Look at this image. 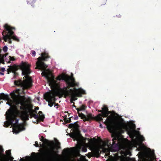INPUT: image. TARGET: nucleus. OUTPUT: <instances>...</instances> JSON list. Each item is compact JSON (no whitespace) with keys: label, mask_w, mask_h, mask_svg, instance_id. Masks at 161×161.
I'll list each match as a JSON object with an SVG mask.
<instances>
[{"label":"nucleus","mask_w":161,"mask_h":161,"mask_svg":"<svg viewBox=\"0 0 161 161\" xmlns=\"http://www.w3.org/2000/svg\"><path fill=\"white\" fill-rule=\"evenodd\" d=\"M31 65L26 62H22L19 66V68L22 70V75H24L25 79L22 80L21 79L15 80L14 81V85L22 88V90L20 89H17L11 93L10 95L13 100L10 99V103L9 104L11 106L13 103L16 105H21L20 109L24 111L22 112L21 117L24 120H28L30 117L32 118L33 117V112H31L32 106L30 104L31 102V100L30 97L26 98L25 96H20L21 92L25 94L24 90L30 89L32 86L31 78L29 75L31 72L30 69Z\"/></svg>","instance_id":"nucleus-1"},{"label":"nucleus","mask_w":161,"mask_h":161,"mask_svg":"<svg viewBox=\"0 0 161 161\" xmlns=\"http://www.w3.org/2000/svg\"><path fill=\"white\" fill-rule=\"evenodd\" d=\"M41 56L37 58L35 69L42 71L41 75L47 78L51 88L55 90L56 94L58 96L61 98L64 96L65 98L70 96L72 98H75L76 97H81L82 94H86L85 91L82 89L80 88L77 89L75 87H69L68 85L63 88H60V83L57 82V80L55 79L54 76L50 77L51 72L49 69H46L47 66L44 61H47L50 57L47 53L45 52L42 53Z\"/></svg>","instance_id":"nucleus-2"},{"label":"nucleus","mask_w":161,"mask_h":161,"mask_svg":"<svg viewBox=\"0 0 161 161\" xmlns=\"http://www.w3.org/2000/svg\"><path fill=\"white\" fill-rule=\"evenodd\" d=\"M13 107L10 109H8L6 112L5 115L6 118L8 119L11 124L14 126L13 130L16 133H18L19 132L25 129L24 127L22 124H18V119H16V117L14 115V113L17 111L19 113V111L17 109L16 106L14 103Z\"/></svg>","instance_id":"nucleus-3"},{"label":"nucleus","mask_w":161,"mask_h":161,"mask_svg":"<svg viewBox=\"0 0 161 161\" xmlns=\"http://www.w3.org/2000/svg\"><path fill=\"white\" fill-rule=\"evenodd\" d=\"M111 136L113 138L112 139V143L111 141L107 140L106 144L107 145L109 151L118 152L120 149L121 144V139L119 136L116 134H112Z\"/></svg>","instance_id":"nucleus-4"},{"label":"nucleus","mask_w":161,"mask_h":161,"mask_svg":"<svg viewBox=\"0 0 161 161\" xmlns=\"http://www.w3.org/2000/svg\"><path fill=\"white\" fill-rule=\"evenodd\" d=\"M56 79L59 81L61 80L64 81L66 85H68L69 87H75L79 86V83L76 82L74 77L64 74L59 75Z\"/></svg>","instance_id":"nucleus-5"},{"label":"nucleus","mask_w":161,"mask_h":161,"mask_svg":"<svg viewBox=\"0 0 161 161\" xmlns=\"http://www.w3.org/2000/svg\"><path fill=\"white\" fill-rule=\"evenodd\" d=\"M52 147L50 150L48 152H44L43 155L44 158L47 161H54L56 158V153L54 151L55 147L53 145L55 144L54 142L51 141Z\"/></svg>","instance_id":"nucleus-6"},{"label":"nucleus","mask_w":161,"mask_h":161,"mask_svg":"<svg viewBox=\"0 0 161 161\" xmlns=\"http://www.w3.org/2000/svg\"><path fill=\"white\" fill-rule=\"evenodd\" d=\"M107 125V127L110 132L114 131L118 125L117 122L111 117H108L104 122Z\"/></svg>","instance_id":"nucleus-7"},{"label":"nucleus","mask_w":161,"mask_h":161,"mask_svg":"<svg viewBox=\"0 0 161 161\" xmlns=\"http://www.w3.org/2000/svg\"><path fill=\"white\" fill-rule=\"evenodd\" d=\"M89 144L90 146L92 147V153H89L90 154V157H88V158L96 157L97 158L99 157L100 156L101 151L98 147L94 146V142L93 139H92L89 141Z\"/></svg>","instance_id":"nucleus-8"},{"label":"nucleus","mask_w":161,"mask_h":161,"mask_svg":"<svg viewBox=\"0 0 161 161\" xmlns=\"http://www.w3.org/2000/svg\"><path fill=\"white\" fill-rule=\"evenodd\" d=\"M78 121L74 123L70 124L69 125V127L70 128H73L75 130L73 132L71 133L70 135V136L74 139V140H77L79 137L80 132L77 130L79 127V126L78 124Z\"/></svg>","instance_id":"nucleus-9"},{"label":"nucleus","mask_w":161,"mask_h":161,"mask_svg":"<svg viewBox=\"0 0 161 161\" xmlns=\"http://www.w3.org/2000/svg\"><path fill=\"white\" fill-rule=\"evenodd\" d=\"M57 96L55 93V90L54 92H47L44 95V98L48 102V105L52 107L54 103H55V96Z\"/></svg>","instance_id":"nucleus-10"},{"label":"nucleus","mask_w":161,"mask_h":161,"mask_svg":"<svg viewBox=\"0 0 161 161\" xmlns=\"http://www.w3.org/2000/svg\"><path fill=\"white\" fill-rule=\"evenodd\" d=\"M5 29L8 31V34L4 36L3 39L5 42L7 41V40L11 37V36L14 34V32L12 31L13 30H15L14 27H11L9 26L7 24H5L4 26Z\"/></svg>","instance_id":"nucleus-11"},{"label":"nucleus","mask_w":161,"mask_h":161,"mask_svg":"<svg viewBox=\"0 0 161 161\" xmlns=\"http://www.w3.org/2000/svg\"><path fill=\"white\" fill-rule=\"evenodd\" d=\"M150 153L147 151L145 153L142 152L141 153L140 157H139L138 161H153L149 159Z\"/></svg>","instance_id":"nucleus-12"},{"label":"nucleus","mask_w":161,"mask_h":161,"mask_svg":"<svg viewBox=\"0 0 161 161\" xmlns=\"http://www.w3.org/2000/svg\"><path fill=\"white\" fill-rule=\"evenodd\" d=\"M18 69L17 66H11L9 69H8V72L12 71L14 73V76H16L18 75V73L15 71Z\"/></svg>","instance_id":"nucleus-13"},{"label":"nucleus","mask_w":161,"mask_h":161,"mask_svg":"<svg viewBox=\"0 0 161 161\" xmlns=\"http://www.w3.org/2000/svg\"><path fill=\"white\" fill-rule=\"evenodd\" d=\"M8 98H9L8 95H5L3 93L0 94V99L7 100Z\"/></svg>","instance_id":"nucleus-14"},{"label":"nucleus","mask_w":161,"mask_h":161,"mask_svg":"<svg viewBox=\"0 0 161 161\" xmlns=\"http://www.w3.org/2000/svg\"><path fill=\"white\" fill-rule=\"evenodd\" d=\"M93 119L92 115V114H88L86 116L85 121H89V120Z\"/></svg>","instance_id":"nucleus-15"},{"label":"nucleus","mask_w":161,"mask_h":161,"mask_svg":"<svg viewBox=\"0 0 161 161\" xmlns=\"http://www.w3.org/2000/svg\"><path fill=\"white\" fill-rule=\"evenodd\" d=\"M86 106L83 105L80 108H76V110H77V112H79L80 111L84 110L86 109Z\"/></svg>","instance_id":"nucleus-16"},{"label":"nucleus","mask_w":161,"mask_h":161,"mask_svg":"<svg viewBox=\"0 0 161 161\" xmlns=\"http://www.w3.org/2000/svg\"><path fill=\"white\" fill-rule=\"evenodd\" d=\"M41 139H40V140L42 142L45 143V144H47L49 142V141L47 139L45 138L43 136H41Z\"/></svg>","instance_id":"nucleus-17"},{"label":"nucleus","mask_w":161,"mask_h":161,"mask_svg":"<svg viewBox=\"0 0 161 161\" xmlns=\"http://www.w3.org/2000/svg\"><path fill=\"white\" fill-rule=\"evenodd\" d=\"M78 112V114L79 116L80 117L81 119H84L85 120L86 115L81 113H79V112Z\"/></svg>","instance_id":"nucleus-18"},{"label":"nucleus","mask_w":161,"mask_h":161,"mask_svg":"<svg viewBox=\"0 0 161 161\" xmlns=\"http://www.w3.org/2000/svg\"><path fill=\"white\" fill-rule=\"evenodd\" d=\"M102 117V114H99L97 116V118L98 120L101 121L103 120Z\"/></svg>","instance_id":"nucleus-19"},{"label":"nucleus","mask_w":161,"mask_h":161,"mask_svg":"<svg viewBox=\"0 0 161 161\" xmlns=\"http://www.w3.org/2000/svg\"><path fill=\"white\" fill-rule=\"evenodd\" d=\"M103 112H106L108 111V108L107 106L104 105L103 108H102Z\"/></svg>","instance_id":"nucleus-20"},{"label":"nucleus","mask_w":161,"mask_h":161,"mask_svg":"<svg viewBox=\"0 0 161 161\" xmlns=\"http://www.w3.org/2000/svg\"><path fill=\"white\" fill-rule=\"evenodd\" d=\"M13 35L14 34L12 35L11 36V38L14 40L18 42L19 41V39L17 38V37L16 36L14 35Z\"/></svg>","instance_id":"nucleus-21"},{"label":"nucleus","mask_w":161,"mask_h":161,"mask_svg":"<svg viewBox=\"0 0 161 161\" xmlns=\"http://www.w3.org/2000/svg\"><path fill=\"white\" fill-rule=\"evenodd\" d=\"M39 116V117L38 118L41 121H43L44 119L45 118L44 115H43V114H42V115H40Z\"/></svg>","instance_id":"nucleus-22"},{"label":"nucleus","mask_w":161,"mask_h":161,"mask_svg":"<svg viewBox=\"0 0 161 161\" xmlns=\"http://www.w3.org/2000/svg\"><path fill=\"white\" fill-rule=\"evenodd\" d=\"M69 151L68 148L64 149L63 151V153L65 154H67L69 153Z\"/></svg>","instance_id":"nucleus-23"},{"label":"nucleus","mask_w":161,"mask_h":161,"mask_svg":"<svg viewBox=\"0 0 161 161\" xmlns=\"http://www.w3.org/2000/svg\"><path fill=\"white\" fill-rule=\"evenodd\" d=\"M102 116L103 117H106L108 116V114H107L106 112H102Z\"/></svg>","instance_id":"nucleus-24"},{"label":"nucleus","mask_w":161,"mask_h":161,"mask_svg":"<svg viewBox=\"0 0 161 161\" xmlns=\"http://www.w3.org/2000/svg\"><path fill=\"white\" fill-rule=\"evenodd\" d=\"M70 119V121H69V120H68L67 118H64V122L66 124L69 123L71 122V119Z\"/></svg>","instance_id":"nucleus-25"},{"label":"nucleus","mask_w":161,"mask_h":161,"mask_svg":"<svg viewBox=\"0 0 161 161\" xmlns=\"http://www.w3.org/2000/svg\"><path fill=\"white\" fill-rule=\"evenodd\" d=\"M33 115L32 117H33L35 119H37L39 118V116L38 114H35L33 113Z\"/></svg>","instance_id":"nucleus-26"},{"label":"nucleus","mask_w":161,"mask_h":161,"mask_svg":"<svg viewBox=\"0 0 161 161\" xmlns=\"http://www.w3.org/2000/svg\"><path fill=\"white\" fill-rule=\"evenodd\" d=\"M6 153L9 156H10L11 155V150H7L6 151Z\"/></svg>","instance_id":"nucleus-27"},{"label":"nucleus","mask_w":161,"mask_h":161,"mask_svg":"<svg viewBox=\"0 0 161 161\" xmlns=\"http://www.w3.org/2000/svg\"><path fill=\"white\" fill-rule=\"evenodd\" d=\"M3 50L4 52H6L8 50V47L6 46H4L3 48Z\"/></svg>","instance_id":"nucleus-28"},{"label":"nucleus","mask_w":161,"mask_h":161,"mask_svg":"<svg viewBox=\"0 0 161 161\" xmlns=\"http://www.w3.org/2000/svg\"><path fill=\"white\" fill-rule=\"evenodd\" d=\"M60 142H58L56 144V146L57 148V149H58V148H60Z\"/></svg>","instance_id":"nucleus-29"},{"label":"nucleus","mask_w":161,"mask_h":161,"mask_svg":"<svg viewBox=\"0 0 161 161\" xmlns=\"http://www.w3.org/2000/svg\"><path fill=\"white\" fill-rule=\"evenodd\" d=\"M31 54L34 57L36 55V52L35 51L32 50L31 51Z\"/></svg>","instance_id":"nucleus-30"},{"label":"nucleus","mask_w":161,"mask_h":161,"mask_svg":"<svg viewBox=\"0 0 161 161\" xmlns=\"http://www.w3.org/2000/svg\"><path fill=\"white\" fill-rule=\"evenodd\" d=\"M10 57V61H14L15 60V58L14 57H11L9 56Z\"/></svg>","instance_id":"nucleus-31"},{"label":"nucleus","mask_w":161,"mask_h":161,"mask_svg":"<svg viewBox=\"0 0 161 161\" xmlns=\"http://www.w3.org/2000/svg\"><path fill=\"white\" fill-rule=\"evenodd\" d=\"M34 145L35 147H39L38 142L36 141L35 142V144H34Z\"/></svg>","instance_id":"nucleus-32"},{"label":"nucleus","mask_w":161,"mask_h":161,"mask_svg":"<svg viewBox=\"0 0 161 161\" xmlns=\"http://www.w3.org/2000/svg\"><path fill=\"white\" fill-rule=\"evenodd\" d=\"M82 151L84 152H86L87 151V149L86 147H83L82 148Z\"/></svg>","instance_id":"nucleus-33"},{"label":"nucleus","mask_w":161,"mask_h":161,"mask_svg":"<svg viewBox=\"0 0 161 161\" xmlns=\"http://www.w3.org/2000/svg\"><path fill=\"white\" fill-rule=\"evenodd\" d=\"M5 70V69L4 68H2L0 69V72H3Z\"/></svg>","instance_id":"nucleus-34"},{"label":"nucleus","mask_w":161,"mask_h":161,"mask_svg":"<svg viewBox=\"0 0 161 161\" xmlns=\"http://www.w3.org/2000/svg\"><path fill=\"white\" fill-rule=\"evenodd\" d=\"M40 154V153H34V152H32L31 153V154L32 155H39V154Z\"/></svg>","instance_id":"nucleus-35"},{"label":"nucleus","mask_w":161,"mask_h":161,"mask_svg":"<svg viewBox=\"0 0 161 161\" xmlns=\"http://www.w3.org/2000/svg\"><path fill=\"white\" fill-rule=\"evenodd\" d=\"M31 112H33V113H35L37 114V112L35 110H32L31 109Z\"/></svg>","instance_id":"nucleus-36"},{"label":"nucleus","mask_w":161,"mask_h":161,"mask_svg":"<svg viewBox=\"0 0 161 161\" xmlns=\"http://www.w3.org/2000/svg\"><path fill=\"white\" fill-rule=\"evenodd\" d=\"M11 38L10 37V38H9V39H8V42L9 44H11L12 43V41L11 39Z\"/></svg>","instance_id":"nucleus-37"},{"label":"nucleus","mask_w":161,"mask_h":161,"mask_svg":"<svg viewBox=\"0 0 161 161\" xmlns=\"http://www.w3.org/2000/svg\"><path fill=\"white\" fill-rule=\"evenodd\" d=\"M141 140L142 141H143L145 140V138L143 136H141Z\"/></svg>","instance_id":"nucleus-38"},{"label":"nucleus","mask_w":161,"mask_h":161,"mask_svg":"<svg viewBox=\"0 0 161 161\" xmlns=\"http://www.w3.org/2000/svg\"><path fill=\"white\" fill-rule=\"evenodd\" d=\"M78 119V116L77 115H76L74 117V119L75 120H77Z\"/></svg>","instance_id":"nucleus-39"},{"label":"nucleus","mask_w":161,"mask_h":161,"mask_svg":"<svg viewBox=\"0 0 161 161\" xmlns=\"http://www.w3.org/2000/svg\"><path fill=\"white\" fill-rule=\"evenodd\" d=\"M39 115H42V112L41 111H40L39 112Z\"/></svg>","instance_id":"nucleus-40"},{"label":"nucleus","mask_w":161,"mask_h":161,"mask_svg":"<svg viewBox=\"0 0 161 161\" xmlns=\"http://www.w3.org/2000/svg\"><path fill=\"white\" fill-rule=\"evenodd\" d=\"M107 114H108V115L110 114L111 113V111H109L108 110V111L106 112Z\"/></svg>","instance_id":"nucleus-41"},{"label":"nucleus","mask_w":161,"mask_h":161,"mask_svg":"<svg viewBox=\"0 0 161 161\" xmlns=\"http://www.w3.org/2000/svg\"><path fill=\"white\" fill-rule=\"evenodd\" d=\"M98 112H100V113H101V114H102V113L103 112V110H102H102H98Z\"/></svg>","instance_id":"nucleus-42"},{"label":"nucleus","mask_w":161,"mask_h":161,"mask_svg":"<svg viewBox=\"0 0 161 161\" xmlns=\"http://www.w3.org/2000/svg\"><path fill=\"white\" fill-rule=\"evenodd\" d=\"M39 109V108L38 107H35V110H38Z\"/></svg>","instance_id":"nucleus-43"},{"label":"nucleus","mask_w":161,"mask_h":161,"mask_svg":"<svg viewBox=\"0 0 161 161\" xmlns=\"http://www.w3.org/2000/svg\"><path fill=\"white\" fill-rule=\"evenodd\" d=\"M106 161H118L117 160H109L108 159L106 160Z\"/></svg>","instance_id":"nucleus-44"},{"label":"nucleus","mask_w":161,"mask_h":161,"mask_svg":"<svg viewBox=\"0 0 161 161\" xmlns=\"http://www.w3.org/2000/svg\"><path fill=\"white\" fill-rule=\"evenodd\" d=\"M0 151H3V149L0 146Z\"/></svg>","instance_id":"nucleus-45"},{"label":"nucleus","mask_w":161,"mask_h":161,"mask_svg":"<svg viewBox=\"0 0 161 161\" xmlns=\"http://www.w3.org/2000/svg\"><path fill=\"white\" fill-rule=\"evenodd\" d=\"M0 151H3V149L0 146Z\"/></svg>","instance_id":"nucleus-46"},{"label":"nucleus","mask_w":161,"mask_h":161,"mask_svg":"<svg viewBox=\"0 0 161 161\" xmlns=\"http://www.w3.org/2000/svg\"><path fill=\"white\" fill-rule=\"evenodd\" d=\"M0 74L1 75H4V74L3 72H0Z\"/></svg>","instance_id":"nucleus-47"},{"label":"nucleus","mask_w":161,"mask_h":161,"mask_svg":"<svg viewBox=\"0 0 161 161\" xmlns=\"http://www.w3.org/2000/svg\"><path fill=\"white\" fill-rule=\"evenodd\" d=\"M58 103H57V104H55L54 105V106L55 107V106H58Z\"/></svg>","instance_id":"nucleus-48"},{"label":"nucleus","mask_w":161,"mask_h":161,"mask_svg":"<svg viewBox=\"0 0 161 161\" xmlns=\"http://www.w3.org/2000/svg\"><path fill=\"white\" fill-rule=\"evenodd\" d=\"M100 127L102 128V124H100Z\"/></svg>","instance_id":"nucleus-49"},{"label":"nucleus","mask_w":161,"mask_h":161,"mask_svg":"<svg viewBox=\"0 0 161 161\" xmlns=\"http://www.w3.org/2000/svg\"><path fill=\"white\" fill-rule=\"evenodd\" d=\"M73 106L75 108H76V109L77 108H76V106L75 105H74Z\"/></svg>","instance_id":"nucleus-50"},{"label":"nucleus","mask_w":161,"mask_h":161,"mask_svg":"<svg viewBox=\"0 0 161 161\" xmlns=\"http://www.w3.org/2000/svg\"><path fill=\"white\" fill-rule=\"evenodd\" d=\"M107 156H108L109 155V153L108 154H107Z\"/></svg>","instance_id":"nucleus-51"},{"label":"nucleus","mask_w":161,"mask_h":161,"mask_svg":"<svg viewBox=\"0 0 161 161\" xmlns=\"http://www.w3.org/2000/svg\"><path fill=\"white\" fill-rule=\"evenodd\" d=\"M11 159L13 160V159H14V158L13 157H11Z\"/></svg>","instance_id":"nucleus-52"},{"label":"nucleus","mask_w":161,"mask_h":161,"mask_svg":"<svg viewBox=\"0 0 161 161\" xmlns=\"http://www.w3.org/2000/svg\"><path fill=\"white\" fill-rule=\"evenodd\" d=\"M70 119V118H69L68 120H69V121H70V119Z\"/></svg>","instance_id":"nucleus-53"},{"label":"nucleus","mask_w":161,"mask_h":161,"mask_svg":"<svg viewBox=\"0 0 161 161\" xmlns=\"http://www.w3.org/2000/svg\"><path fill=\"white\" fill-rule=\"evenodd\" d=\"M1 49H0V53H1Z\"/></svg>","instance_id":"nucleus-54"},{"label":"nucleus","mask_w":161,"mask_h":161,"mask_svg":"<svg viewBox=\"0 0 161 161\" xmlns=\"http://www.w3.org/2000/svg\"><path fill=\"white\" fill-rule=\"evenodd\" d=\"M76 99H74V100L75 101V100H76Z\"/></svg>","instance_id":"nucleus-55"},{"label":"nucleus","mask_w":161,"mask_h":161,"mask_svg":"<svg viewBox=\"0 0 161 161\" xmlns=\"http://www.w3.org/2000/svg\"><path fill=\"white\" fill-rule=\"evenodd\" d=\"M132 161H135V160H133H133H132Z\"/></svg>","instance_id":"nucleus-56"},{"label":"nucleus","mask_w":161,"mask_h":161,"mask_svg":"<svg viewBox=\"0 0 161 161\" xmlns=\"http://www.w3.org/2000/svg\"><path fill=\"white\" fill-rule=\"evenodd\" d=\"M10 63V61H9V62H8V63Z\"/></svg>","instance_id":"nucleus-57"},{"label":"nucleus","mask_w":161,"mask_h":161,"mask_svg":"<svg viewBox=\"0 0 161 161\" xmlns=\"http://www.w3.org/2000/svg\"><path fill=\"white\" fill-rule=\"evenodd\" d=\"M85 161H88L87 160H86Z\"/></svg>","instance_id":"nucleus-58"},{"label":"nucleus","mask_w":161,"mask_h":161,"mask_svg":"<svg viewBox=\"0 0 161 161\" xmlns=\"http://www.w3.org/2000/svg\"><path fill=\"white\" fill-rule=\"evenodd\" d=\"M159 161H161V160H160Z\"/></svg>","instance_id":"nucleus-59"}]
</instances>
